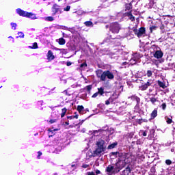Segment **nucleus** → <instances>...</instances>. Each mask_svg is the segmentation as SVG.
I'll return each mask as SVG.
<instances>
[{"label":"nucleus","instance_id":"nucleus-1","mask_svg":"<svg viewBox=\"0 0 175 175\" xmlns=\"http://www.w3.org/2000/svg\"><path fill=\"white\" fill-rule=\"evenodd\" d=\"M127 163H129L128 158L125 156H122L116 163V167H118V169H122V167H125V166H126Z\"/></svg>","mask_w":175,"mask_h":175},{"label":"nucleus","instance_id":"nucleus-2","mask_svg":"<svg viewBox=\"0 0 175 175\" xmlns=\"http://www.w3.org/2000/svg\"><path fill=\"white\" fill-rule=\"evenodd\" d=\"M106 77H107V79H109V80H113V79H114V75L109 70L105 71L102 73L100 76V80L102 81H106Z\"/></svg>","mask_w":175,"mask_h":175},{"label":"nucleus","instance_id":"nucleus-3","mask_svg":"<svg viewBox=\"0 0 175 175\" xmlns=\"http://www.w3.org/2000/svg\"><path fill=\"white\" fill-rule=\"evenodd\" d=\"M111 29H112V32H113V33H118L120 31V25L117 23H113L111 26Z\"/></svg>","mask_w":175,"mask_h":175},{"label":"nucleus","instance_id":"nucleus-4","mask_svg":"<svg viewBox=\"0 0 175 175\" xmlns=\"http://www.w3.org/2000/svg\"><path fill=\"white\" fill-rule=\"evenodd\" d=\"M134 31L135 32L136 35H137L138 38H140V36L144 35L146 29L141 27L139 30H135Z\"/></svg>","mask_w":175,"mask_h":175},{"label":"nucleus","instance_id":"nucleus-5","mask_svg":"<svg viewBox=\"0 0 175 175\" xmlns=\"http://www.w3.org/2000/svg\"><path fill=\"white\" fill-rule=\"evenodd\" d=\"M154 58H157V59H159L163 57V53L162 51H156L154 53Z\"/></svg>","mask_w":175,"mask_h":175},{"label":"nucleus","instance_id":"nucleus-6","mask_svg":"<svg viewBox=\"0 0 175 175\" xmlns=\"http://www.w3.org/2000/svg\"><path fill=\"white\" fill-rule=\"evenodd\" d=\"M151 84H152V83H151L150 81H148L146 83L142 85L140 87V90L142 91H146V90H147V88H148V87H150V85H151Z\"/></svg>","mask_w":175,"mask_h":175},{"label":"nucleus","instance_id":"nucleus-7","mask_svg":"<svg viewBox=\"0 0 175 175\" xmlns=\"http://www.w3.org/2000/svg\"><path fill=\"white\" fill-rule=\"evenodd\" d=\"M25 17H28L29 18H32L33 20H36V18H38L35 14L28 12H26V15Z\"/></svg>","mask_w":175,"mask_h":175},{"label":"nucleus","instance_id":"nucleus-8","mask_svg":"<svg viewBox=\"0 0 175 175\" xmlns=\"http://www.w3.org/2000/svg\"><path fill=\"white\" fill-rule=\"evenodd\" d=\"M25 17H28L29 18H32L33 20H36V18H38L35 14L28 12H26V15Z\"/></svg>","mask_w":175,"mask_h":175},{"label":"nucleus","instance_id":"nucleus-9","mask_svg":"<svg viewBox=\"0 0 175 175\" xmlns=\"http://www.w3.org/2000/svg\"><path fill=\"white\" fill-rule=\"evenodd\" d=\"M103 151H105V148L97 147L96 150H94V155H100Z\"/></svg>","mask_w":175,"mask_h":175},{"label":"nucleus","instance_id":"nucleus-10","mask_svg":"<svg viewBox=\"0 0 175 175\" xmlns=\"http://www.w3.org/2000/svg\"><path fill=\"white\" fill-rule=\"evenodd\" d=\"M104 144H105V141L102 139H98V142H96L97 147L100 148H105V146H103Z\"/></svg>","mask_w":175,"mask_h":175},{"label":"nucleus","instance_id":"nucleus-11","mask_svg":"<svg viewBox=\"0 0 175 175\" xmlns=\"http://www.w3.org/2000/svg\"><path fill=\"white\" fill-rule=\"evenodd\" d=\"M16 12L18 13V14H19V16H23V17H25L26 14H27V12L18 8L16 10Z\"/></svg>","mask_w":175,"mask_h":175},{"label":"nucleus","instance_id":"nucleus-12","mask_svg":"<svg viewBox=\"0 0 175 175\" xmlns=\"http://www.w3.org/2000/svg\"><path fill=\"white\" fill-rule=\"evenodd\" d=\"M47 58L49 61H51L53 59H54V58H55V57L54 56V55H53V51H49L48 53H47Z\"/></svg>","mask_w":175,"mask_h":175},{"label":"nucleus","instance_id":"nucleus-13","mask_svg":"<svg viewBox=\"0 0 175 175\" xmlns=\"http://www.w3.org/2000/svg\"><path fill=\"white\" fill-rule=\"evenodd\" d=\"M67 109L66 108H63L62 109V113H61V117L62 118H64V117H65V114H66V111H67Z\"/></svg>","mask_w":175,"mask_h":175},{"label":"nucleus","instance_id":"nucleus-14","mask_svg":"<svg viewBox=\"0 0 175 175\" xmlns=\"http://www.w3.org/2000/svg\"><path fill=\"white\" fill-rule=\"evenodd\" d=\"M157 115H158V111L157 109H154L151 113V117L152 118H155V117H157Z\"/></svg>","mask_w":175,"mask_h":175},{"label":"nucleus","instance_id":"nucleus-15","mask_svg":"<svg viewBox=\"0 0 175 175\" xmlns=\"http://www.w3.org/2000/svg\"><path fill=\"white\" fill-rule=\"evenodd\" d=\"M165 120L167 124H172V122H173V120H172V118H170L167 116L165 117Z\"/></svg>","mask_w":175,"mask_h":175},{"label":"nucleus","instance_id":"nucleus-16","mask_svg":"<svg viewBox=\"0 0 175 175\" xmlns=\"http://www.w3.org/2000/svg\"><path fill=\"white\" fill-rule=\"evenodd\" d=\"M117 142H114V143H113L112 144H111V145H109V146H108V150H111V149H113V148H116V146H117Z\"/></svg>","mask_w":175,"mask_h":175},{"label":"nucleus","instance_id":"nucleus-17","mask_svg":"<svg viewBox=\"0 0 175 175\" xmlns=\"http://www.w3.org/2000/svg\"><path fill=\"white\" fill-rule=\"evenodd\" d=\"M84 24L86 27H94V24L91 21H86Z\"/></svg>","mask_w":175,"mask_h":175},{"label":"nucleus","instance_id":"nucleus-18","mask_svg":"<svg viewBox=\"0 0 175 175\" xmlns=\"http://www.w3.org/2000/svg\"><path fill=\"white\" fill-rule=\"evenodd\" d=\"M158 85H159V87H161V88H166V85L161 81H158Z\"/></svg>","mask_w":175,"mask_h":175},{"label":"nucleus","instance_id":"nucleus-19","mask_svg":"<svg viewBox=\"0 0 175 175\" xmlns=\"http://www.w3.org/2000/svg\"><path fill=\"white\" fill-rule=\"evenodd\" d=\"M97 93L100 94L101 95H103V94H105V90L103 89V88H98Z\"/></svg>","mask_w":175,"mask_h":175},{"label":"nucleus","instance_id":"nucleus-20","mask_svg":"<svg viewBox=\"0 0 175 175\" xmlns=\"http://www.w3.org/2000/svg\"><path fill=\"white\" fill-rule=\"evenodd\" d=\"M66 42H65V39L61 38L59 39V44H61V45H64L65 44Z\"/></svg>","mask_w":175,"mask_h":175},{"label":"nucleus","instance_id":"nucleus-21","mask_svg":"<svg viewBox=\"0 0 175 175\" xmlns=\"http://www.w3.org/2000/svg\"><path fill=\"white\" fill-rule=\"evenodd\" d=\"M29 49H38V43L37 42H34L33 44V46H29Z\"/></svg>","mask_w":175,"mask_h":175},{"label":"nucleus","instance_id":"nucleus-22","mask_svg":"<svg viewBox=\"0 0 175 175\" xmlns=\"http://www.w3.org/2000/svg\"><path fill=\"white\" fill-rule=\"evenodd\" d=\"M114 170V167L113 165H109L107 167V172H113Z\"/></svg>","mask_w":175,"mask_h":175},{"label":"nucleus","instance_id":"nucleus-23","mask_svg":"<svg viewBox=\"0 0 175 175\" xmlns=\"http://www.w3.org/2000/svg\"><path fill=\"white\" fill-rule=\"evenodd\" d=\"M77 110H78L79 113H81V111H83V110H84V107H83L82 105H79L77 107Z\"/></svg>","mask_w":175,"mask_h":175},{"label":"nucleus","instance_id":"nucleus-24","mask_svg":"<svg viewBox=\"0 0 175 175\" xmlns=\"http://www.w3.org/2000/svg\"><path fill=\"white\" fill-rule=\"evenodd\" d=\"M100 174V171L96 170V172H89L88 175Z\"/></svg>","mask_w":175,"mask_h":175},{"label":"nucleus","instance_id":"nucleus-25","mask_svg":"<svg viewBox=\"0 0 175 175\" xmlns=\"http://www.w3.org/2000/svg\"><path fill=\"white\" fill-rule=\"evenodd\" d=\"M100 132H102V131H100V130H98V131H97V130L94 131H93L94 136H99V133H100Z\"/></svg>","mask_w":175,"mask_h":175},{"label":"nucleus","instance_id":"nucleus-26","mask_svg":"<svg viewBox=\"0 0 175 175\" xmlns=\"http://www.w3.org/2000/svg\"><path fill=\"white\" fill-rule=\"evenodd\" d=\"M46 21H54V18L53 16H47L45 18Z\"/></svg>","mask_w":175,"mask_h":175},{"label":"nucleus","instance_id":"nucleus-27","mask_svg":"<svg viewBox=\"0 0 175 175\" xmlns=\"http://www.w3.org/2000/svg\"><path fill=\"white\" fill-rule=\"evenodd\" d=\"M11 27H12V29H16V28L17 27V24L12 23Z\"/></svg>","mask_w":175,"mask_h":175},{"label":"nucleus","instance_id":"nucleus-28","mask_svg":"<svg viewBox=\"0 0 175 175\" xmlns=\"http://www.w3.org/2000/svg\"><path fill=\"white\" fill-rule=\"evenodd\" d=\"M147 76H148V77H151V76H152V72H151V70H148Z\"/></svg>","mask_w":175,"mask_h":175},{"label":"nucleus","instance_id":"nucleus-29","mask_svg":"<svg viewBox=\"0 0 175 175\" xmlns=\"http://www.w3.org/2000/svg\"><path fill=\"white\" fill-rule=\"evenodd\" d=\"M58 5H57V4H55L53 5V10H55V13H57L58 12V8H57Z\"/></svg>","mask_w":175,"mask_h":175},{"label":"nucleus","instance_id":"nucleus-30","mask_svg":"<svg viewBox=\"0 0 175 175\" xmlns=\"http://www.w3.org/2000/svg\"><path fill=\"white\" fill-rule=\"evenodd\" d=\"M150 32H152L153 31H155L157 29V26H152L150 27Z\"/></svg>","mask_w":175,"mask_h":175},{"label":"nucleus","instance_id":"nucleus-31","mask_svg":"<svg viewBox=\"0 0 175 175\" xmlns=\"http://www.w3.org/2000/svg\"><path fill=\"white\" fill-rule=\"evenodd\" d=\"M64 12H69L70 10V6L68 5L66 8H64Z\"/></svg>","mask_w":175,"mask_h":175},{"label":"nucleus","instance_id":"nucleus-32","mask_svg":"<svg viewBox=\"0 0 175 175\" xmlns=\"http://www.w3.org/2000/svg\"><path fill=\"white\" fill-rule=\"evenodd\" d=\"M18 35L19 36L18 38H24V33L21 31L18 32Z\"/></svg>","mask_w":175,"mask_h":175},{"label":"nucleus","instance_id":"nucleus-33","mask_svg":"<svg viewBox=\"0 0 175 175\" xmlns=\"http://www.w3.org/2000/svg\"><path fill=\"white\" fill-rule=\"evenodd\" d=\"M150 102H152V103H155V102H157V98H150Z\"/></svg>","mask_w":175,"mask_h":175},{"label":"nucleus","instance_id":"nucleus-34","mask_svg":"<svg viewBox=\"0 0 175 175\" xmlns=\"http://www.w3.org/2000/svg\"><path fill=\"white\" fill-rule=\"evenodd\" d=\"M166 165H172V161L170 160H166L165 161Z\"/></svg>","mask_w":175,"mask_h":175},{"label":"nucleus","instance_id":"nucleus-35","mask_svg":"<svg viewBox=\"0 0 175 175\" xmlns=\"http://www.w3.org/2000/svg\"><path fill=\"white\" fill-rule=\"evenodd\" d=\"M161 107H162L163 110H165V109H166V103H163L161 105Z\"/></svg>","mask_w":175,"mask_h":175},{"label":"nucleus","instance_id":"nucleus-36","mask_svg":"<svg viewBox=\"0 0 175 175\" xmlns=\"http://www.w3.org/2000/svg\"><path fill=\"white\" fill-rule=\"evenodd\" d=\"M98 94H99L98 92H96L92 95V98H96V96H98Z\"/></svg>","mask_w":175,"mask_h":175},{"label":"nucleus","instance_id":"nucleus-37","mask_svg":"<svg viewBox=\"0 0 175 175\" xmlns=\"http://www.w3.org/2000/svg\"><path fill=\"white\" fill-rule=\"evenodd\" d=\"M105 105H110V98H109V100H107L105 101Z\"/></svg>","mask_w":175,"mask_h":175},{"label":"nucleus","instance_id":"nucleus-38","mask_svg":"<svg viewBox=\"0 0 175 175\" xmlns=\"http://www.w3.org/2000/svg\"><path fill=\"white\" fill-rule=\"evenodd\" d=\"M88 166H90V165H87V164H83V165H82V167H83V169H87V167H88Z\"/></svg>","mask_w":175,"mask_h":175},{"label":"nucleus","instance_id":"nucleus-39","mask_svg":"<svg viewBox=\"0 0 175 175\" xmlns=\"http://www.w3.org/2000/svg\"><path fill=\"white\" fill-rule=\"evenodd\" d=\"M130 19L131 20V21H135V18L132 15L131 16Z\"/></svg>","mask_w":175,"mask_h":175},{"label":"nucleus","instance_id":"nucleus-40","mask_svg":"<svg viewBox=\"0 0 175 175\" xmlns=\"http://www.w3.org/2000/svg\"><path fill=\"white\" fill-rule=\"evenodd\" d=\"M66 65H67V66H70V65H72V63L70 62H68L66 63Z\"/></svg>","mask_w":175,"mask_h":175},{"label":"nucleus","instance_id":"nucleus-41","mask_svg":"<svg viewBox=\"0 0 175 175\" xmlns=\"http://www.w3.org/2000/svg\"><path fill=\"white\" fill-rule=\"evenodd\" d=\"M88 91H90L91 90V86L90 85H88L86 87Z\"/></svg>","mask_w":175,"mask_h":175},{"label":"nucleus","instance_id":"nucleus-42","mask_svg":"<svg viewBox=\"0 0 175 175\" xmlns=\"http://www.w3.org/2000/svg\"><path fill=\"white\" fill-rule=\"evenodd\" d=\"M143 136H147V131H143Z\"/></svg>","mask_w":175,"mask_h":175},{"label":"nucleus","instance_id":"nucleus-43","mask_svg":"<svg viewBox=\"0 0 175 175\" xmlns=\"http://www.w3.org/2000/svg\"><path fill=\"white\" fill-rule=\"evenodd\" d=\"M83 66H87V64L84 63L81 64V68H83Z\"/></svg>","mask_w":175,"mask_h":175},{"label":"nucleus","instance_id":"nucleus-44","mask_svg":"<svg viewBox=\"0 0 175 175\" xmlns=\"http://www.w3.org/2000/svg\"><path fill=\"white\" fill-rule=\"evenodd\" d=\"M72 167H77V164H72L71 165Z\"/></svg>","mask_w":175,"mask_h":175},{"label":"nucleus","instance_id":"nucleus-45","mask_svg":"<svg viewBox=\"0 0 175 175\" xmlns=\"http://www.w3.org/2000/svg\"><path fill=\"white\" fill-rule=\"evenodd\" d=\"M68 120H73V116H68V118H67Z\"/></svg>","mask_w":175,"mask_h":175},{"label":"nucleus","instance_id":"nucleus-46","mask_svg":"<svg viewBox=\"0 0 175 175\" xmlns=\"http://www.w3.org/2000/svg\"><path fill=\"white\" fill-rule=\"evenodd\" d=\"M54 122H55V120H50L51 124H54Z\"/></svg>","mask_w":175,"mask_h":175},{"label":"nucleus","instance_id":"nucleus-47","mask_svg":"<svg viewBox=\"0 0 175 175\" xmlns=\"http://www.w3.org/2000/svg\"><path fill=\"white\" fill-rule=\"evenodd\" d=\"M73 118H76L77 120V118H79V115H75L73 116Z\"/></svg>","mask_w":175,"mask_h":175},{"label":"nucleus","instance_id":"nucleus-48","mask_svg":"<svg viewBox=\"0 0 175 175\" xmlns=\"http://www.w3.org/2000/svg\"><path fill=\"white\" fill-rule=\"evenodd\" d=\"M41 155H42V153L40 152H38V158H40Z\"/></svg>","mask_w":175,"mask_h":175},{"label":"nucleus","instance_id":"nucleus-49","mask_svg":"<svg viewBox=\"0 0 175 175\" xmlns=\"http://www.w3.org/2000/svg\"><path fill=\"white\" fill-rule=\"evenodd\" d=\"M113 155H117L118 153V152H113L112 153Z\"/></svg>","mask_w":175,"mask_h":175},{"label":"nucleus","instance_id":"nucleus-50","mask_svg":"<svg viewBox=\"0 0 175 175\" xmlns=\"http://www.w3.org/2000/svg\"><path fill=\"white\" fill-rule=\"evenodd\" d=\"M65 124L66 125H69V122H66Z\"/></svg>","mask_w":175,"mask_h":175},{"label":"nucleus","instance_id":"nucleus-51","mask_svg":"<svg viewBox=\"0 0 175 175\" xmlns=\"http://www.w3.org/2000/svg\"><path fill=\"white\" fill-rule=\"evenodd\" d=\"M129 8H127V9H131V4H129Z\"/></svg>","mask_w":175,"mask_h":175},{"label":"nucleus","instance_id":"nucleus-52","mask_svg":"<svg viewBox=\"0 0 175 175\" xmlns=\"http://www.w3.org/2000/svg\"><path fill=\"white\" fill-rule=\"evenodd\" d=\"M131 61H136L135 59H131Z\"/></svg>","mask_w":175,"mask_h":175},{"label":"nucleus","instance_id":"nucleus-53","mask_svg":"<svg viewBox=\"0 0 175 175\" xmlns=\"http://www.w3.org/2000/svg\"><path fill=\"white\" fill-rule=\"evenodd\" d=\"M51 133H54V130L53 131H51Z\"/></svg>","mask_w":175,"mask_h":175},{"label":"nucleus","instance_id":"nucleus-54","mask_svg":"<svg viewBox=\"0 0 175 175\" xmlns=\"http://www.w3.org/2000/svg\"><path fill=\"white\" fill-rule=\"evenodd\" d=\"M61 1H62V0H58L59 2H61Z\"/></svg>","mask_w":175,"mask_h":175},{"label":"nucleus","instance_id":"nucleus-55","mask_svg":"<svg viewBox=\"0 0 175 175\" xmlns=\"http://www.w3.org/2000/svg\"><path fill=\"white\" fill-rule=\"evenodd\" d=\"M53 131H58V129H56V130H53Z\"/></svg>","mask_w":175,"mask_h":175}]
</instances>
